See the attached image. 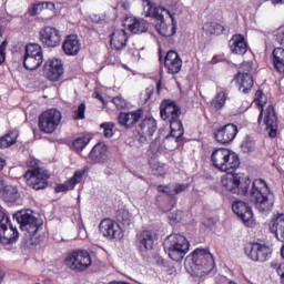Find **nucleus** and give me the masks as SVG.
<instances>
[{
  "instance_id": "obj_1",
  "label": "nucleus",
  "mask_w": 284,
  "mask_h": 284,
  "mask_svg": "<svg viewBox=\"0 0 284 284\" xmlns=\"http://www.w3.org/2000/svg\"><path fill=\"white\" fill-rule=\"evenodd\" d=\"M241 168V159L239 154L230 150L229 155L224 162V168L221 172H226L222 178L221 183L232 194L247 196L255 203L258 212H270L274 207V196L270 193V187L264 180L257 179L253 181L252 189L250 190V178L244 174L234 173L235 170Z\"/></svg>"
},
{
  "instance_id": "obj_2",
  "label": "nucleus",
  "mask_w": 284,
  "mask_h": 284,
  "mask_svg": "<svg viewBox=\"0 0 284 284\" xmlns=\"http://www.w3.org/2000/svg\"><path fill=\"white\" fill-rule=\"evenodd\" d=\"M181 106L172 100H164L160 105V115L163 121L170 123L171 133L165 136V141H174L179 143V139L183 136V123L181 122Z\"/></svg>"
},
{
  "instance_id": "obj_3",
  "label": "nucleus",
  "mask_w": 284,
  "mask_h": 284,
  "mask_svg": "<svg viewBox=\"0 0 284 284\" xmlns=\"http://www.w3.org/2000/svg\"><path fill=\"white\" fill-rule=\"evenodd\" d=\"M164 252L168 254L171 261H183L187 252H190V242L181 234L169 235L164 243Z\"/></svg>"
},
{
  "instance_id": "obj_4",
  "label": "nucleus",
  "mask_w": 284,
  "mask_h": 284,
  "mask_svg": "<svg viewBox=\"0 0 284 284\" xmlns=\"http://www.w3.org/2000/svg\"><path fill=\"white\" fill-rule=\"evenodd\" d=\"M214 265V256L205 248H197L191 255L190 267L195 276L210 274Z\"/></svg>"
},
{
  "instance_id": "obj_5",
  "label": "nucleus",
  "mask_w": 284,
  "mask_h": 284,
  "mask_svg": "<svg viewBox=\"0 0 284 284\" xmlns=\"http://www.w3.org/2000/svg\"><path fill=\"white\" fill-rule=\"evenodd\" d=\"M27 165L31 168L24 173L27 185L32 190H45L48 187V179H50L48 171L39 168L34 160L28 161Z\"/></svg>"
},
{
  "instance_id": "obj_6",
  "label": "nucleus",
  "mask_w": 284,
  "mask_h": 284,
  "mask_svg": "<svg viewBox=\"0 0 284 284\" xmlns=\"http://www.w3.org/2000/svg\"><path fill=\"white\" fill-rule=\"evenodd\" d=\"M16 219L20 224L21 230L28 232L31 241L39 239V230H41L42 225L39 219L34 217L32 213H28V211L16 213Z\"/></svg>"
},
{
  "instance_id": "obj_7",
  "label": "nucleus",
  "mask_w": 284,
  "mask_h": 284,
  "mask_svg": "<svg viewBox=\"0 0 284 284\" xmlns=\"http://www.w3.org/2000/svg\"><path fill=\"white\" fill-rule=\"evenodd\" d=\"M62 115L57 109L44 111L39 116L38 128L44 134H52L61 124Z\"/></svg>"
},
{
  "instance_id": "obj_8",
  "label": "nucleus",
  "mask_w": 284,
  "mask_h": 284,
  "mask_svg": "<svg viewBox=\"0 0 284 284\" xmlns=\"http://www.w3.org/2000/svg\"><path fill=\"white\" fill-rule=\"evenodd\" d=\"M65 265L75 272H84L92 265V257L85 250L73 251L64 260Z\"/></svg>"
},
{
  "instance_id": "obj_9",
  "label": "nucleus",
  "mask_w": 284,
  "mask_h": 284,
  "mask_svg": "<svg viewBox=\"0 0 284 284\" xmlns=\"http://www.w3.org/2000/svg\"><path fill=\"white\" fill-rule=\"evenodd\" d=\"M43 63V48L38 43H29L26 47V53L23 57V67L26 70H38Z\"/></svg>"
},
{
  "instance_id": "obj_10",
  "label": "nucleus",
  "mask_w": 284,
  "mask_h": 284,
  "mask_svg": "<svg viewBox=\"0 0 284 284\" xmlns=\"http://www.w3.org/2000/svg\"><path fill=\"white\" fill-rule=\"evenodd\" d=\"M19 239V231L10 224V217L0 210V242L2 245H12Z\"/></svg>"
},
{
  "instance_id": "obj_11",
  "label": "nucleus",
  "mask_w": 284,
  "mask_h": 284,
  "mask_svg": "<svg viewBox=\"0 0 284 284\" xmlns=\"http://www.w3.org/2000/svg\"><path fill=\"white\" fill-rule=\"evenodd\" d=\"M244 252L247 258L258 263H265V261H267L272 255L270 246L258 242L246 244Z\"/></svg>"
},
{
  "instance_id": "obj_12",
  "label": "nucleus",
  "mask_w": 284,
  "mask_h": 284,
  "mask_svg": "<svg viewBox=\"0 0 284 284\" xmlns=\"http://www.w3.org/2000/svg\"><path fill=\"white\" fill-rule=\"evenodd\" d=\"M156 129V120L153 118L144 119L138 126V142L140 145L152 141V136H154Z\"/></svg>"
},
{
  "instance_id": "obj_13",
  "label": "nucleus",
  "mask_w": 284,
  "mask_h": 284,
  "mask_svg": "<svg viewBox=\"0 0 284 284\" xmlns=\"http://www.w3.org/2000/svg\"><path fill=\"white\" fill-rule=\"evenodd\" d=\"M40 41L45 48H57L61 44V32L54 27L47 26L40 31Z\"/></svg>"
},
{
  "instance_id": "obj_14",
  "label": "nucleus",
  "mask_w": 284,
  "mask_h": 284,
  "mask_svg": "<svg viewBox=\"0 0 284 284\" xmlns=\"http://www.w3.org/2000/svg\"><path fill=\"white\" fill-rule=\"evenodd\" d=\"M239 134V126L234 123H229L220 129H217L214 133L215 140L217 143H222L223 145L227 143H232L234 139Z\"/></svg>"
},
{
  "instance_id": "obj_15",
  "label": "nucleus",
  "mask_w": 284,
  "mask_h": 284,
  "mask_svg": "<svg viewBox=\"0 0 284 284\" xmlns=\"http://www.w3.org/2000/svg\"><path fill=\"white\" fill-rule=\"evenodd\" d=\"M43 73L49 81H59L63 77V63L59 59L48 60L43 65Z\"/></svg>"
},
{
  "instance_id": "obj_16",
  "label": "nucleus",
  "mask_w": 284,
  "mask_h": 284,
  "mask_svg": "<svg viewBox=\"0 0 284 284\" xmlns=\"http://www.w3.org/2000/svg\"><path fill=\"white\" fill-rule=\"evenodd\" d=\"M99 227L101 234H103V236H106V239H123V232L121 231V226L110 219L102 220Z\"/></svg>"
},
{
  "instance_id": "obj_17",
  "label": "nucleus",
  "mask_w": 284,
  "mask_h": 284,
  "mask_svg": "<svg viewBox=\"0 0 284 284\" xmlns=\"http://www.w3.org/2000/svg\"><path fill=\"white\" fill-rule=\"evenodd\" d=\"M232 210L245 225H250V222L254 219V213L252 212V207L250 204L244 202L243 200L234 201L232 204Z\"/></svg>"
},
{
  "instance_id": "obj_18",
  "label": "nucleus",
  "mask_w": 284,
  "mask_h": 284,
  "mask_svg": "<svg viewBox=\"0 0 284 284\" xmlns=\"http://www.w3.org/2000/svg\"><path fill=\"white\" fill-rule=\"evenodd\" d=\"M156 233L152 231H142L136 234V245L141 252H152L154 250Z\"/></svg>"
},
{
  "instance_id": "obj_19",
  "label": "nucleus",
  "mask_w": 284,
  "mask_h": 284,
  "mask_svg": "<svg viewBox=\"0 0 284 284\" xmlns=\"http://www.w3.org/2000/svg\"><path fill=\"white\" fill-rule=\"evenodd\" d=\"M265 119L264 123L266 125V131L268 132V136L271 139H276V134L278 132V119L276 118V112L274 111V106L270 104L265 109Z\"/></svg>"
},
{
  "instance_id": "obj_20",
  "label": "nucleus",
  "mask_w": 284,
  "mask_h": 284,
  "mask_svg": "<svg viewBox=\"0 0 284 284\" xmlns=\"http://www.w3.org/2000/svg\"><path fill=\"white\" fill-rule=\"evenodd\" d=\"M166 14H169L171 19V23H166L165 20H162V22H159L156 26V30L161 37H174L176 34V27L178 22L174 19V16L176 14V11L172 9V11H166Z\"/></svg>"
},
{
  "instance_id": "obj_21",
  "label": "nucleus",
  "mask_w": 284,
  "mask_h": 284,
  "mask_svg": "<svg viewBox=\"0 0 284 284\" xmlns=\"http://www.w3.org/2000/svg\"><path fill=\"white\" fill-rule=\"evenodd\" d=\"M164 65L169 74H179L183 68V60L176 51H169L164 58Z\"/></svg>"
},
{
  "instance_id": "obj_22",
  "label": "nucleus",
  "mask_w": 284,
  "mask_h": 284,
  "mask_svg": "<svg viewBox=\"0 0 284 284\" xmlns=\"http://www.w3.org/2000/svg\"><path fill=\"white\" fill-rule=\"evenodd\" d=\"M143 119V109H139L136 111L131 112H121L118 116V121L120 125H124L125 128H134L138 122Z\"/></svg>"
},
{
  "instance_id": "obj_23",
  "label": "nucleus",
  "mask_w": 284,
  "mask_h": 284,
  "mask_svg": "<svg viewBox=\"0 0 284 284\" xmlns=\"http://www.w3.org/2000/svg\"><path fill=\"white\" fill-rule=\"evenodd\" d=\"M89 159L93 163H100L101 165L108 163V146L103 143L95 144L89 153Z\"/></svg>"
},
{
  "instance_id": "obj_24",
  "label": "nucleus",
  "mask_w": 284,
  "mask_h": 284,
  "mask_svg": "<svg viewBox=\"0 0 284 284\" xmlns=\"http://www.w3.org/2000/svg\"><path fill=\"white\" fill-rule=\"evenodd\" d=\"M62 50L69 57H77L81 51V42L79 41V37L72 34L67 36L65 40L62 43Z\"/></svg>"
},
{
  "instance_id": "obj_25",
  "label": "nucleus",
  "mask_w": 284,
  "mask_h": 284,
  "mask_svg": "<svg viewBox=\"0 0 284 284\" xmlns=\"http://www.w3.org/2000/svg\"><path fill=\"white\" fill-rule=\"evenodd\" d=\"M230 150L225 148L215 149L211 155V161L216 170L220 172L225 168V160L227 159Z\"/></svg>"
},
{
  "instance_id": "obj_26",
  "label": "nucleus",
  "mask_w": 284,
  "mask_h": 284,
  "mask_svg": "<svg viewBox=\"0 0 284 284\" xmlns=\"http://www.w3.org/2000/svg\"><path fill=\"white\" fill-rule=\"evenodd\" d=\"M229 43L233 54H245L247 52V42H245V37L242 34L233 36Z\"/></svg>"
},
{
  "instance_id": "obj_27",
  "label": "nucleus",
  "mask_w": 284,
  "mask_h": 284,
  "mask_svg": "<svg viewBox=\"0 0 284 284\" xmlns=\"http://www.w3.org/2000/svg\"><path fill=\"white\" fill-rule=\"evenodd\" d=\"M110 43L113 50H123V48H125V43H128V36L125 34V30H115L111 34Z\"/></svg>"
},
{
  "instance_id": "obj_28",
  "label": "nucleus",
  "mask_w": 284,
  "mask_h": 284,
  "mask_svg": "<svg viewBox=\"0 0 284 284\" xmlns=\"http://www.w3.org/2000/svg\"><path fill=\"white\" fill-rule=\"evenodd\" d=\"M150 28V22L143 18H132L131 23H129V30L133 34H143L148 32Z\"/></svg>"
},
{
  "instance_id": "obj_29",
  "label": "nucleus",
  "mask_w": 284,
  "mask_h": 284,
  "mask_svg": "<svg viewBox=\"0 0 284 284\" xmlns=\"http://www.w3.org/2000/svg\"><path fill=\"white\" fill-rule=\"evenodd\" d=\"M83 174H85V171H75L73 176L64 184H59L55 187V192H68L69 190H74V185L77 183H81V179H83Z\"/></svg>"
},
{
  "instance_id": "obj_30",
  "label": "nucleus",
  "mask_w": 284,
  "mask_h": 284,
  "mask_svg": "<svg viewBox=\"0 0 284 284\" xmlns=\"http://www.w3.org/2000/svg\"><path fill=\"white\" fill-rule=\"evenodd\" d=\"M237 83H240V91L247 94L252 88H254V79L250 73L239 72L236 75Z\"/></svg>"
},
{
  "instance_id": "obj_31",
  "label": "nucleus",
  "mask_w": 284,
  "mask_h": 284,
  "mask_svg": "<svg viewBox=\"0 0 284 284\" xmlns=\"http://www.w3.org/2000/svg\"><path fill=\"white\" fill-rule=\"evenodd\" d=\"M270 230L275 234L277 241L284 243V214L277 215Z\"/></svg>"
},
{
  "instance_id": "obj_32",
  "label": "nucleus",
  "mask_w": 284,
  "mask_h": 284,
  "mask_svg": "<svg viewBox=\"0 0 284 284\" xmlns=\"http://www.w3.org/2000/svg\"><path fill=\"white\" fill-rule=\"evenodd\" d=\"M272 54H273V64L276 72H280V74H284V49L275 48Z\"/></svg>"
},
{
  "instance_id": "obj_33",
  "label": "nucleus",
  "mask_w": 284,
  "mask_h": 284,
  "mask_svg": "<svg viewBox=\"0 0 284 284\" xmlns=\"http://www.w3.org/2000/svg\"><path fill=\"white\" fill-rule=\"evenodd\" d=\"M18 138H19L18 130H13L7 133L4 136L0 138V149L6 150V148H10V145H14V143H17Z\"/></svg>"
},
{
  "instance_id": "obj_34",
  "label": "nucleus",
  "mask_w": 284,
  "mask_h": 284,
  "mask_svg": "<svg viewBox=\"0 0 284 284\" xmlns=\"http://www.w3.org/2000/svg\"><path fill=\"white\" fill-rule=\"evenodd\" d=\"M225 101H227V91H220L211 101V106L219 112L225 108Z\"/></svg>"
},
{
  "instance_id": "obj_35",
  "label": "nucleus",
  "mask_w": 284,
  "mask_h": 284,
  "mask_svg": "<svg viewBox=\"0 0 284 284\" xmlns=\"http://www.w3.org/2000/svg\"><path fill=\"white\" fill-rule=\"evenodd\" d=\"M170 11L169 9H165L164 7H155L152 4V9L150 10V13L148 12V9H144L146 17H153V19H156V21H165V18L163 17V12Z\"/></svg>"
},
{
  "instance_id": "obj_36",
  "label": "nucleus",
  "mask_w": 284,
  "mask_h": 284,
  "mask_svg": "<svg viewBox=\"0 0 284 284\" xmlns=\"http://www.w3.org/2000/svg\"><path fill=\"white\" fill-rule=\"evenodd\" d=\"M115 219L122 227H130V224L132 223L130 213L125 210H119L115 214Z\"/></svg>"
},
{
  "instance_id": "obj_37",
  "label": "nucleus",
  "mask_w": 284,
  "mask_h": 284,
  "mask_svg": "<svg viewBox=\"0 0 284 284\" xmlns=\"http://www.w3.org/2000/svg\"><path fill=\"white\" fill-rule=\"evenodd\" d=\"M100 128L103 130V136H105V139H112V136H114V123L105 122L102 123Z\"/></svg>"
},
{
  "instance_id": "obj_38",
  "label": "nucleus",
  "mask_w": 284,
  "mask_h": 284,
  "mask_svg": "<svg viewBox=\"0 0 284 284\" xmlns=\"http://www.w3.org/2000/svg\"><path fill=\"white\" fill-rule=\"evenodd\" d=\"M89 143H90V138L83 136V138H77L73 141L72 145L77 150V152H81V150H83V148H85V145H88Z\"/></svg>"
},
{
  "instance_id": "obj_39",
  "label": "nucleus",
  "mask_w": 284,
  "mask_h": 284,
  "mask_svg": "<svg viewBox=\"0 0 284 284\" xmlns=\"http://www.w3.org/2000/svg\"><path fill=\"white\" fill-rule=\"evenodd\" d=\"M241 148H242V151L245 153L254 152V148H255L254 140H252V138L250 136H246L242 142Z\"/></svg>"
},
{
  "instance_id": "obj_40",
  "label": "nucleus",
  "mask_w": 284,
  "mask_h": 284,
  "mask_svg": "<svg viewBox=\"0 0 284 284\" xmlns=\"http://www.w3.org/2000/svg\"><path fill=\"white\" fill-rule=\"evenodd\" d=\"M45 10V4L44 3H38L33 4L31 8H29L28 13L30 17H37V14L43 12Z\"/></svg>"
},
{
  "instance_id": "obj_41",
  "label": "nucleus",
  "mask_w": 284,
  "mask_h": 284,
  "mask_svg": "<svg viewBox=\"0 0 284 284\" xmlns=\"http://www.w3.org/2000/svg\"><path fill=\"white\" fill-rule=\"evenodd\" d=\"M112 103H114L118 110H125V108H128V102H125V100L121 95L113 98Z\"/></svg>"
},
{
  "instance_id": "obj_42",
  "label": "nucleus",
  "mask_w": 284,
  "mask_h": 284,
  "mask_svg": "<svg viewBox=\"0 0 284 284\" xmlns=\"http://www.w3.org/2000/svg\"><path fill=\"white\" fill-rule=\"evenodd\" d=\"M166 165L164 163H156L153 165V172L156 176H163L165 174Z\"/></svg>"
},
{
  "instance_id": "obj_43",
  "label": "nucleus",
  "mask_w": 284,
  "mask_h": 284,
  "mask_svg": "<svg viewBox=\"0 0 284 284\" xmlns=\"http://www.w3.org/2000/svg\"><path fill=\"white\" fill-rule=\"evenodd\" d=\"M150 150L152 154H159L161 152V140L159 138L151 142Z\"/></svg>"
},
{
  "instance_id": "obj_44",
  "label": "nucleus",
  "mask_w": 284,
  "mask_h": 284,
  "mask_svg": "<svg viewBox=\"0 0 284 284\" xmlns=\"http://www.w3.org/2000/svg\"><path fill=\"white\" fill-rule=\"evenodd\" d=\"M74 119H85V103L82 102L79 104L78 110L74 113Z\"/></svg>"
},
{
  "instance_id": "obj_45",
  "label": "nucleus",
  "mask_w": 284,
  "mask_h": 284,
  "mask_svg": "<svg viewBox=\"0 0 284 284\" xmlns=\"http://www.w3.org/2000/svg\"><path fill=\"white\" fill-rule=\"evenodd\" d=\"M252 62H243L240 67L241 71L239 72H241V74H250V72H252Z\"/></svg>"
},
{
  "instance_id": "obj_46",
  "label": "nucleus",
  "mask_w": 284,
  "mask_h": 284,
  "mask_svg": "<svg viewBox=\"0 0 284 284\" xmlns=\"http://www.w3.org/2000/svg\"><path fill=\"white\" fill-rule=\"evenodd\" d=\"M187 187H190V185L185 184V183H183V184H175L174 192H175V194H181V192H185V190Z\"/></svg>"
},
{
  "instance_id": "obj_47",
  "label": "nucleus",
  "mask_w": 284,
  "mask_h": 284,
  "mask_svg": "<svg viewBox=\"0 0 284 284\" xmlns=\"http://www.w3.org/2000/svg\"><path fill=\"white\" fill-rule=\"evenodd\" d=\"M3 190H4L6 194H9V196H14V194H17V187H14L12 185H4Z\"/></svg>"
},
{
  "instance_id": "obj_48",
  "label": "nucleus",
  "mask_w": 284,
  "mask_h": 284,
  "mask_svg": "<svg viewBox=\"0 0 284 284\" xmlns=\"http://www.w3.org/2000/svg\"><path fill=\"white\" fill-rule=\"evenodd\" d=\"M213 30L215 34H223V32H225V27L220 23H213Z\"/></svg>"
},
{
  "instance_id": "obj_49",
  "label": "nucleus",
  "mask_w": 284,
  "mask_h": 284,
  "mask_svg": "<svg viewBox=\"0 0 284 284\" xmlns=\"http://www.w3.org/2000/svg\"><path fill=\"white\" fill-rule=\"evenodd\" d=\"M143 1V8L146 10V12L150 14V11L152 10V1L150 0H142Z\"/></svg>"
},
{
  "instance_id": "obj_50",
  "label": "nucleus",
  "mask_w": 284,
  "mask_h": 284,
  "mask_svg": "<svg viewBox=\"0 0 284 284\" xmlns=\"http://www.w3.org/2000/svg\"><path fill=\"white\" fill-rule=\"evenodd\" d=\"M276 272H277L278 276H281L282 281H284V263H282L277 266Z\"/></svg>"
},
{
  "instance_id": "obj_51",
  "label": "nucleus",
  "mask_w": 284,
  "mask_h": 284,
  "mask_svg": "<svg viewBox=\"0 0 284 284\" xmlns=\"http://www.w3.org/2000/svg\"><path fill=\"white\" fill-rule=\"evenodd\" d=\"M44 4V10H54L53 2H42Z\"/></svg>"
},
{
  "instance_id": "obj_52",
  "label": "nucleus",
  "mask_w": 284,
  "mask_h": 284,
  "mask_svg": "<svg viewBox=\"0 0 284 284\" xmlns=\"http://www.w3.org/2000/svg\"><path fill=\"white\" fill-rule=\"evenodd\" d=\"M6 61V51H0V65Z\"/></svg>"
},
{
  "instance_id": "obj_53",
  "label": "nucleus",
  "mask_w": 284,
  "mask_h": 284,
  "mask_svg": "<svg viewBox=\"0 0 284 284\" xmlns=\"http://www.w3.org/2000/svg\"><path fill=\"white\" fill-rule=\"evenodd\" d=\"M168 187L163 186V185H158V192H162V194H166L168 193Z\"/></svg>"
},
{
  "instance_id": "obj_54",
  "label": "nucleus",
  "mask_w": 284,
  "mask_h": 284,
  "mask_svg": "<svg viewBox=\"0 0 284 284\" xmlns=\"http://www.w3.org/2000/svg\"><path fill=\"white\" fill-rule=\"evenodd\" d=\"M278 265H281V264H278V262L277 261H273V262H271V267L273 268V270H278Z\"/></svg>"
},
{
  "instance_id": "obj_55",
  "label": "nucleus",
  "mask_w": 284,
  "mask_h": 284,
  "mask_svg": "<svg viewBox=\"0 0 284 284\" xmlns=\"http://www.w3.org/2000/svg\"><path fill=\"white\" fill-rule=\"evenodd\" d=\"M8 45V42L7 41H3L1 44H0V52H6V47Z\"/></svg>"
},
{
  "instance_id": "obj_56",
  "label": "nucleus",
  "mask_w": 284,
  "mask_h": 284,
  "mask_svg": "<svg viewBox=\"0 0 284 284\" xmlns=\"http://www.w3.org/2000/svg\"><path fill=\"white\" fill-rule=\"evenodd\" d=\"M255 97H256L260 101H262V99H263V92H262L261 90H257L256 93H255Z\"/></svg>"
},
{
  "instance_id": "obj_57",
  "label": "nucleus",
  "mask_w": 284,
  "mask_h": 284,
  "mask_svg": "<svg viewBox=\"0 0 284 284\" xmlns=\"http://www.w3.org/2000/svg\"><path fill=\"white\" fill-rule=\"evenodd\" d=\"M169 219H171V221H181V219L179 217V214L169 215Z\"/></svg>"
},
{
  "instance_id": "obj_58",
  "label": "nucleus",
  "mask_w": 284,
  "mask_h": 284,
  "mask_svg": "<svg viewBox=\"0 0 284 284\" xmlns=\"http://www.w3.org/2000/svg\"><path fill=\"white\" fill-rule=\"evenodd\" d=\"M6 168V160L0 158V170H3Z\"/></svg>"
},
{
  "instance_id": "obj_59",
  "label": "nucleus",
  "mask_w": 284,
  "mask_h": 284,
  "mask_svg": "<svg viewBox=\"0 0 284 284\" xmlns=\"http://www.w3.org/2000/svg\"><path fill=\"white\" fill-rule=\"evenodd\" d=\"M278 42L281 43V45H284V33L278 36Z\"/></svg>"
},
{
  "instance_id": "obj_60",
  "label": "nucleus",
  "mask_w": 284,
  "mask_h": 284,
  "mask_svg": "<svg viewBox=\"0 0 284 284\" xmlns=\"http://www.w3.org/2000/svg\"><path fill=\"white\" fill-rule=\"evenodd\" d=\"M4 276H6V273H3V271H1L0 268V284L3 283Z\"/></svg>"
},
{
  "instance_id": "obj_61",
  "label": "nucleus",
  "mask_w": 284,
  "mask_h": 284,
  "mask_svg": "<svg viewBox=\"0 0 284 284\" xmlns=\"http://www.w3.org/2000/svg\"><path fill=\"white\" fill-rule=\"evenodd\" d=\"M95 99H99V101L103 102V95H101L99 92H95Z\"/></svg>"
},
{
  "instance_id": "obj_62",
  "label": "nucleus",
  "mask_w": 284,
  "mask_h": 284,
  "mask_svg": "<svg viewBox=\"0 0 284 284\" xmlns=\"http://www.w3.org/2000/svg\"><path fill=\"white\" fill-rule=\"evenodd\" d=\"M262 119H263V109L261 110V113L258 115L257 123H261Z\"/></svg>"
},
{
  "instance_id": "obj_63",
  "label": "nucleus",
  "mask_w": 284,
  "mask_h": 284,
  "mask_svg": "<svg viewBox=\"0 0 284 284\" xmlns=\"http://www.w3.org/2000/svg\"><path fill=\"white\" fill-rule=\"evenodd\" d=\"M4 187V184H3V179L0 178V190Z\"/></svg>"
},
{
  "instance_id": "obj_64",
  "label": "nucleus",
  "mask_w": 284,
  "mask_h": 284,
  "mask_svg": "<svg viewBox=\"0 0 284 284\" xmlns=\"http://www.w3.org/2000/svg\"><path fill=\"white\" fill-rule=\"evenodd\" d=\"M273 3H274V4L283 3V0H273Z\"/></svg>"
}]
</instances>
